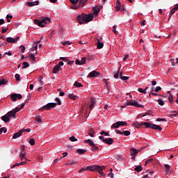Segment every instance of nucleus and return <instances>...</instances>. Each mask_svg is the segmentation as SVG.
<instances>
[{
	"instance_id": "6ab92c4d",
	"label": "nucleus",
	"mask_w": 178,
	"mask_h": 178,
	"mask_svg": "<svg viewBox=\"0 0 178 178\" xmlns=\"http://www.w3.org/2000/svg\"><path fill=\"white\" fill-rule=\"evenodd\" d=\"M90 102H91V104H90L89 108H90V109H92V108H94V106H95V105L96 104L95 99L94 97H92L90 99Z\"/></svg>"
},
{
	"instance_id": "6e6d98bb",
	"label": "nucleus",
	"mask_w": 178,
	"mask_h": 178,
	"mask_svg": "<svg viewBox=\"0 0 178 178\" xmlns=\"http://www.w3.org/2000/svg\"><path fill=\"white\" fill-rule=\"evenodd\" d=\"M138 91L139 92H141L142 94H145V90H144V89H143V88H139L138 89Z\"/></svg>"
},
{
	"instance_id": "f8f14e48",
	"label": "nucleus",
	"mask_w": 178,
	"mask_h": 178,
	"mask_svg": "<svg viewBox=\"0 0 178 178\" xmlns=\"http://www.w3.org/2000/svg\"><path fill=\"white\" fill-rule=\"evenodd\" d=\"M104 143H106V144H108V145H112V144H113L114 143V140L112 138H105Z\"/></svg>"
},
{
	"instance_id": "0eeeda50",
	"label": "nucleus",
	"mask_w": 178,
	"mask_h": 178,
	"mask_svg": "<svg viewBox=\"0 0 178 178\" xmlns=\"http://www.w3.org/2000/svg\"><path fill=\"white\" fill-rule=\"evenodd\" d=\"M10 98L13 102H16L17 99H22V98H23V96H22V94L13 93L11 94Z\"/></svg>"
},
{
	"instance_id": "ea45409f",
	"label": "nucleus",
	"mask_w": 178,
	"mask_h": 178,
	"mask_svg": "<svg viewBox=\"0 0 178 178\" xmlns=\"http://www.w3.org/2000/svg\"><path fill=\"white\" fill-rule=\"evenodd\" d=\"M6 83H8V81L5 79L0 80V86L6 84Z\"/></svg>"
},
{
	"instance_id": "864d4df0",
	"label": "nucleus",
	"mask_w": 178,
	"mask_h": 178,
	"mask_svg": "<svg viewBox=\"0 0 178 178\" xmlns=\"http://www.w3.org/2000/svg\"><path fill=\"white\" fill-rule=\"evenodd\" d=\"M70 140L72 142V143H74V141H77V138H76V137L74 136H71L70 138Z\"/></svg>"
},
{
	"instance_id": "0e129e2a",
	"label": "nucleus",
	"mask_w": 178,
	"mask_h": 178,
	"mask_svg": "<svg viewBox=\"0 0 178 178\" xmlns=\"http://www.w3.org/2000/svg\"><path fill=\"white\" fill-rule=\"evenodd\" d=\"M60 60H63V62H67L69 60L66 57H60Z\"/></svg>"
},
{
	"instance_id": "dca6fc26",
	"label": "nucleus",
	"mask_w": 178,
	"mask_h": 178,
	"mask_svg": "<svg viewBox=\"0 0 178 178\" xmlns=\"http://www.w3.org/2000/svg\"><path fill=\"white\" fill-rule=\"evenodd\" d=\"M130 152H131V155L136 156V155H137V154H138V150L136 149L134 147H131L130 149Z\"/></svg>"
},
{
	"instance_id": "cd10ccee",
	"label": "nucleus",
	"mask_w": 178,
	"mask_h": 178,
	"mask_svg": "<svg viewBox=\"0 0 178 178\" xmlns=\"http://www.w3.org/2000/svg\"><path fill=\"white\" fill-rule=\"evenodd\" d=\"M19 158L21 159V161H23L24 159L27 161V158H26V153H20Z\"/></svg>"
},
{
	"instance_id": "7c9ffc66",
	"label": "nucleus",
	"mask_w": 178,
	"mask_h": 178,
	"mask_svg": "<svg viewBox=\"0 0 178 178\" xmlns=\"http://www.w3.org/2000/svg\"><path fill=\"white\" fill-rule=\"evenodd\" d=\"M164 167L165 168V173H169L170 172V165L165 164Z\"/></svg>"
},
{
	"instance_id": "8fccbe9b",
	"label": "nucleus",
	"mask_w": 178,
	"mask_h": 178,
	"mask_svg": "<svg viewBox=\"0 0 178 178\" xmlns=\"http://www.w3.org/2000/svg\"><path fill=\"white\" fill-rule=\"evenodd\" d=\"M30 59L32 60V62H34V60H35V56H34V54H31Z\"/></svg>"
},
{
	"instance_id": "4d7b16f0",
	"label": "nucleus",
	"mask_w": 178,
	"mask_h": 178,
	"mask_svg": "<svg viewBox=\"0 0 178 178\" xmlns=\"http://www.w3.org/2000/svg\"><path fill=\"white\" fill-rule=\"evenodd\" d=\"M97 172L102 176L103 177H105L106 175L102 172V170H97Z\"/></svg>"
},
{
	"instance_id": "39448f33",
	"label": "nucleus",
	"mask_w": 178,
	"mask_h": 178,
	"mask_svg": "<svg viewBox=\"0 0 178 178\" xmlns=\"http://www.w3.org/2000/svg\"><path fill=\"white\" fill-rule=\"evenodd\" d=\"M56 103H49L40 108V111H50L52 108H56Z\"/></svg>"
},
{
	"instance_id": "052dcab7",
	"label": "nucleus",
	"mask_w": 178,
	"mask_h": 178,
	"mask_svg": "<svg viewBox=\"0 0 178 178\" xmlns=\"http://www.w3.org/2000/svg\"><path fill=\"white\" fill-rule=\"evenodd\" d=\"M70 44H72L70 41H66V42H62L63 45H70Z\"/></svg>"
},
{
	"instance_id": "ddd939ff",
	"label": "nucleus",
	"mask_w": 178,
	"mask_h": 178,
	"mask_svg": "<svg viewBox=\"0 0 178 178\" xmlns=\"http://www.w3.org/2000/svg\"><path fill=\"white\" fill-rule=\"evenodd\" d=\"M60 69H62V67H60L58 66L57 65H56L54 66V67L53 68L52 73H54V74H56L60 70Z\"/></svg>"
},
{
	"instance_id": "de8ad7c7",
	"label": "nucleus",
	"mask_w": 178,
	"mask_h": 178,
	"mask_svg": "<svg viewBox=\"0 0 178 178\" xmlns=\"http://www.w3.org/2000/svg\"><path fill=\"white\" fill-rule=\"evenodd\" d=\"M122 134H124V136H130V131H124Z\"/></svg>"
},
{
	"instance_id": "09e8293b",
	"label": "nucleus",
	"mask_w": 178,
	"mask_h": 178,
	"mask_svg": "<svg viewBox=\"0 0 178 178\" xmlns=\"http://www.w3.org/2000/svg\"><path fill=\"white\" fill-rule=\"evenodd\" d=\"M17 81H20V74H16L15 76Z\"/></svg>"
},
{
	"instance_id": "69168bd1",
	"label": "nucleus",
	"mask_w": 178,
	"mask_h": 178,
	"mask_svg": "<svg viewBox=\"0 0 178 178\" xmlns=\"http://www.w3.org/2000/svg\"><path fill=\"white\" fill-rule=\"evenodd\" d=\"M20 165H22V164H20V163H16L13 165L12 168H16V166H20Z\"/></svg>"
},
{
	"instance_id": "bf43d9fd",
	"label": "nucleus",
	"mask_w": 178,
	"mask_h": 178,
	"mask_svg": "<svg viewBox=\"0 0 178 178\" xmlns=\"http://www.w3.org/2000/svg\"><path fill=\"white\" fill-rule=\"evenodd\" d=\"M120 126H127V122L120 121Z\"/></svg>"
},
{
	"instance_id": "c85d7f7f",
	"label": "nucleus",
	"mask_w": 178,
	"mask_h": 178,
	"mask_svg": "<svg viewBox=\"0 0 178 178\" xmlns=\"http://www.w3.org/2000/svg\"><path fill=\"white\" fill-rule=\"evenodd\" d=\"M101 8H103L102 6H100L99 8L97 9L95 7L93 8V11L95 15H98L99 13V10H101Z\"/></svg>"
},
{
	"instance_id": "c756f323",
	"label": "nucleus",
	"mask_w": 178,
	"mask_h": 178,
	"mask_svg": "<svg viewBox=\"0 0 178 178\" xmlns=\"http://www.w3.org/2000/svg\"><path fill=\"white\" fill-rule=\"evenodd\" d=\"M87 4V0H79V6H84Z\"/></svg>"
},
{
	"instance_id": "e433bc0d",
	"label": "nucleus",
	"mask_w": 178,
	"mask_h": 178,
	"mask_svg": "<svg viewBox=\"0 0 178 178\" xmlns=\"http://www.w3.org/2000/svg\"><path fill=\"white\" fill-rule=\"evenodd\" d=\"M101 136H106V137H109V136H111V134H109V133L106 132L105 131H103L100 133Z\"/></svg>"
},
{
	"instance_id": "7ed1b4c3",
	"label": "nucleus",
	"mask_w": 178,
	"mask_h": 178,
	"mask_svg": "<svg viewBox=\"0 0 178 178\" xmlns=\"http://www.w3.org/2000/svg\"><path fill=\"white\" fill-rule=\"evenodd\" d=\"M106 167L105 165H90L86 168V170H90L91 172H98V170H104Z\"/></svg>"
},
{
	"instance_id": "338daca9",
	"label": "nucleus",
	"mask_w": 178,
	"mask_h": 178,
	"mask_svg": "<svg viewBox=\"0 0 178 178\" xmlns=\"http://www.w3.org/2000/svg\"><path fill=\"white\" fill-rule=\"evenodd\" d=\"M75 63H76V65H81L82 64H81V61H80L79 59H76V60H75Z\"/></svg>"
},
{
	"instance_id": "58836bf2",
	"label": "nucleus",
	"mask_w": 178,
	"mask_h": 178,
	"mask_svg": "<svg viewBox=\"0 0 178 178\" xmlns=\"http://www.w3.org/2000/svg\"><path fill=\"white\" fill-rule=\"evenodd\" d=\"M168 100H169V102H170L171 104L173 103V95L170 94L168 97Z\"/></svg>"
},
{
	"instance_id": "b1692460",
	"label": "nucleus",
	"mask_w": 178,
	"mask_h": 178,
	"mask_svg": "<svg viewBox=\"0 0 178 178\" xmlns=\"http://www.w3.org/2000/svg\"><path fill=\"white\" fill-rule=\"evenodd\" d=\"M90 150L92 151V152H99V147H98V146L95 145L92 146V147L90 148Z\"/></svg>"
},
{
	"instance_id": "c9c22d12",
	"label": "nucleus",
	"mask_w": 178,
	"mask_h": 178,
	"mask_svg": "<svg viewBox=\"0 0 178 178\" xmlns=\"http://www.w3.org/2000/svg\"><path fill=\"white\" fill-rule=\"evenodd\" d=\"M157 102L159 104V105H161V106H163L165 105V102H163L162 99H159L157 100Z\"/></svg>"
},
{
	"instance_id": "9b49d317",
	"label": "nucleus",
	"mask_w": 178,
	"mask_h": 178,
	"mask_svg": "<svg viewBox=\"0 0 178 178\" xmlns=\"http://www.w3.org/2000/svg\"><path fill=\"white\" fill-rule=\"evenodd\" d=\"M101 74L97 71H92L88 75V77H97L99 76Z\"/></svg>"
},
{
	"instance_id": "4c0bfd02",
	"label": "nucleus",
	"mask_w": 178,
	"mask_h": 178,
	"mask_svg": "<svg viewBox=\"0 0 178 178\" xmlns=\"http://www.w3.org/2000/svg\"><path fill=\"white\" fill-rule=\"evenodd\" d=\"M6 127H2L0 129V134H2V133H6L7 131Z\"/></svg>"
},
{
	"instance_id": "774afa93",
	"label": "nucleus",
	"mask_w": 178,
	"mask_h": 178,
	"mask_svg": "<svg viewBox=\"0 0 178 178\" xmlns=\"http://www.w3.org/2000/svg\"><path fill=\"white\" fill-rule=\"evenodd\" d=\"M64 63L63 61H60L58 63V64H57L56 65L58 66L59 67H60V66H63Z\"/></svg>"
},
{
	"instance_id": "9d476101",
	"label": "nucleus",
	"mask_w": 178,
	"mask_h": 178,
	"mask_svg": "<svg viewBox=\"0 0 178 178\" xmlns=\"http://www.w3.org/2000/svg\"><path fill=\"white\" fill-rule=\"evenodd\" d=\"M133 126L134 127H136L137 129H140L141 126H145V122H138V121L132 123Z\"/></svg>"
},
{
	"instance_id": "393cba45",
	"label": "nucleus",
	"mask_w": 178,
	"mask_h": 178,
	"mask_svg": "<svg viewBox=\"0 0 178 178\" xmlns=\"http://www.w3.org/2000/svg\"><path fill=\"white\" fill-rule=\"evenodd\" d=\"M67 98H70L71 99H73L74 101H76V99H77V96L72 95L70 93H69L67 95Z\"/></svg>"
},
{
	"instance_id": "13d9d810",
	"label": "nucleus",
	"mask_w": 178,
	"mask_h": 178,
	"mask_svg": "<svg viewBox=\"0 0 178 178\" xmlns=\"http://www.w3.org/2000/svg\"><path fill=\"white\" fill-rule=\"evenodd\" d=\"M86 57L81 58V60H80L81 65H85V63H86Z\"/></svg>"
},
{
	"instance_id": "4be33fe9",
	"label": "nucleus",
	"mask_w": 178,
	"mask_h": 178,
	"mask_svg": "<svg viewBox=\"0 0 178 178\" xmlns=\"http://www.w3.org/2000/svg\"><path fill=\"white\" fill-rule=\"evenodd\" d=\"M120 79H121L123 81H126L129 80V76H123V72L120 73Z\"/></svg>"
},
{
	"instance_id": "423d86ee",
	"label": "nucleus",
	"mask_w": 178,
	"mask_h": 178,
	"mask_svg": "<svg viewBox=\"0 0 178 178\" xmlns=\"http://www.w3.org/2000/svg\"><path fill=\"white\" fill-rule=\"evenodd\" d=\"M127 105L131 106H136V108H144V105H141L138 104V102L136 100H130L127 103Z\"/></svg>"
},
{
	"instance_id": "5701e85b",
	"label": "nucleus",
	"mask_w": 178,
	"mask_h": 178,
	"mask_svg": "<svg viewBox=\"0 0 178 178\" xmlns=\"http://www.w3.org/2000/svg\"><path fill=\"white\" fill-rule=\"evenodd\" d=\"M76 152H78L79 155H83V154H86V152H87V150L84 149H78L76 150Z\"/></svg>"
},
{
	"instance_id": "3c124183",
	"label": "nucleus",
	"mask_w": 178,
	"mask_h": 178,
	"mask_svg": "<svg viewBox=\"0 0 178 178\" xmlns=\"http://www.w3.org/2000/svg\"><path fill=\"white\" fill-rule=\"evenodd\" d=\"M161 90H162V88H161V86H157L154 89V92H158V91H161Z\"/></svg>"
},
{
	"instance_id": "f3484780",
	"label": "nucleus",
	"mask_w": 178,
	"mask_h": 178,
	"mask_svg": "<svg viewBox=\"0 0 178 178\" xmlns=\"http://www.w3.org/2000/svg\"><path fill=\"white\" fill-rule=\"evenodd\" d=\"M1 120H3V122H4L5 123H8V122H9V120H10V118L8 116V115H3L1 117Z\"/></svg>"
},
{
	"instance_id": "a211bd4d",
	"label": "nucleus",
	"mask_w": 178,
	"mask_h": 178,
	"mask_svg": "<svg viewBox=\"0 0 178 178\" xmlns=\"http://www.w3.org/2000/svg\"><path fill=\"white\" fill-rule=\"evenodd\" d=\"M88 134L90 137H94V136H95V131H94V129L91 128L88 131Z\"/></svg>"
},
{
	"instance_id": "49530a36",
	"label": "nucleus",
	"mask_w": 178,
	"mask_h": 178,
	"mask_svg": "<svg viewBox=\"0 0 178 178\" xmlns=\"http://www.w3.org/2000/svg\"><path fill=\"white\" fill-rule=\"evenodd\" d=\"M156 122H168V120H166L165 118H157Z\"/></svg>"
},
{
	"instance_id": "1a4fd4ad",
	"label": "nucleus",
	"mask_w": 178,
	"mask_h": 178,
	"mask_svg": "<svg viewBox=\"0 0 178 178\" xmlns=\"http://www.w3.org/2000/svg\"><path fill=\"white\" fill-rule=\"evenodd\" d=\"M23 133H24V129H21V130L19 131L18 132L15 133V134H13V138L14 140H15V138H19V137L20 136H22V134H23Z\"/></svg>"
},
{
	"instance_id": "c03bdc74",
	"label": "nucleus",
	"mask_w": 178,
	"mask_h": 178,
	"mask_svg": "<svg viewBox=\"0 0 178 178\" xmlns=\"http://www.w3.org/2000/svg\"><path fill=\"white\" fill-rule=\"evenodd\" d=\"M119 73H120V68L118 69V73H116V74H114V78H115V79H119Z\"/></svg>"
},
{
	"instance_id": "412c9836",
	"label": "nucleus",
	"mask_w": 178,
	"mask_h": 178,
	"mask_svg": "<svg viewBox=\"0 0 178 178\" xmlns=\"http://www.w3.org/2000/svg\"><path fill=\"white\" fill-rule=\"evenodd\" d=\"M119 127H120V121L113 124L111 126V129H119Z\"/></svg>"
},
{
	"instance_id": "bb28decb",
	"label": "nucleus",
	"mask_w": 178,
	"mask_h": 178,
	"mask_svg": "<svg viewBox=\"0 0 178 178\" xmlns=\"http://www.w3.org/2000/svg\"><path fill=\"white\" fill-rule=\"evenodd\" d=\"M115 10L117 12H119L120 10V1H119V0H117V4H116V6H115Z\"/></svg>"
},
{
	"instance_id": "f257e3e1",
	"label": "nucleus",
	"mask_w": 178,
	"mask_h": 178,
	"mask_svg": "<svg viewBox=\"0 0 178 178\" xmlns=\"http://www.w3.org/2000/svg\"><path fill=\"white\" fill-rule=\"evenodd\" d=\"M94 19V15L92 14H85L82 13L76 17V20H78L79 24H86V23H90L92 22Z\"/></svg>"
},
{
	"instance_id": "a18cd8bd",
	"label": "nucleus",
	"mask_w": 178,
	"mask_h": 178,
	"mask_svg": "<svg viewBox=\"0 0 178 178\" xmlns=\"http://www.w3.org/2000/svg\"><path fill=\"white\" fill-rule=\"evenodd\" d=\"M13 111H14L15 113H17V112H20V111H22V109L20 108V107H16L15 108H14Z\"/></svg>"
},
{
	"instance_id": "473e14b6",
	"label": "nucleus",
	"mask_w": 178,
	"mask_h": 178,
	"mask_svg": "<svg viewBox=\"0 0 178 178\" xmlns=\"http://www.w3.org/2000/svg\"><path fill=\"white\" fill-rule=\"evenodd\" d=\"M74 87H77L78 88H80V87H83V84L81 83H79L77 81H75L74 83Z\"/></svg>"
},
{
	"instance_id": "72a5a7b5",
	"label": "nucleus",
	"mask_w": 178,
	"mask_h": 178,
	"mask_svg": "<svg viewBox=\"0 0 178 178\" xmlns=\"http://www.w3.org/2000/svg\"><path fill=\"white\" fill-rule=\"evenodd\" d=\"M22 65H23L22 69H27V67L30 66V64H29V63L27 62H24Z\"/></svg>"
},
{
	"instance_id": "f03ea898",
	"label": "nucleus",
	"mask_w": 178,
	"mask_h": 178,
	"mask_svg": "<svg viewBox=\"0 0 178 178\" xmlns=\"http://www.w3.org/2000/svg\"><path fill=\"white\" fill-rule=\"evenodd\" d=\"M47 22H51V19L49 17H46L42 20L40 19H35L34 23L39 26V27H44L45 24H47Z\"/></svg>"
},
{
	"instance_id": "2eb2a0df",
	"label": "nucleus",
	"mask_w": 178,
	"mask_h": 178,
	"mask_svg": "<svg viewBox=\"0 0 178 178\" xmlns=\"http://www.w3.org/2000/svg\"><path fill=\"white\" fill-rule=\"evenodd\" d=\"M26 5L28 6H35L37 5H40V1H35V2H27Z\"/></svg>"
},
{
	"instance_id": "79ce46f5",
	"label": "nucleus",
	"mask_w": 178,
	"mask_h": 178,
	"mask_svg": "<svg viewBox=\"0 0 178 178\" xmlns=\"http://www.w3.org/2000/svg\"><path fill=\"white\" fill-rule=\"evenodd\" d=\"M19 49H21V52L22 54H24V51H26V47L24 45H21L19 47Z\"/></svg>"
},
{
	"instance_id": "e2e57ef3",
	"label": "nucleus",
	"mask_w": 178,
	"mask_h": 178,
	"mask_svg": "<svg viewBox=\"0 0 178 178\" xmlns=\"http://www.w3.org/2000/svg\"><path fill=\"white\" fill-rule=\"evenodd\" d=\"M70 1L72 3V5H76V3L79 2V0H70Z\"/></svg>"
},
{
	"instance_id": "a878e982",
	"label": "nucleus",
	"mask_w": 178,
	"mask_h": 178,
	"mask_svg": "<svg viewBox=\"0 0 178 178\" xmlns=\"http://www.w3.org/2000/svg\"><path fill=\"white\" fill-rule=\"evenodd\" d=\"M84 143H88V144L90 146L92 147L93 145H95V143L91 139H88L84 141Z\"/></svg>"
},
{
	"instance_id": "20e7f679",
	"label": "nucleus",
	"mask_w": 178,
	"mask_h": 178,
	"mask_svg": "<svg viewBox=\"0 0 178 178\" xmlns=\"http://www.w3.org/2000/svg\"><path fill=\"white\" fill-rule=\"evenodd\" d=\"M145 126L147 129H152L153 130H159V131H162V128L161 126L151 124L150 122H145Z\"/></svg>"
},
{
	"instance_id": "4468645a",
	"label": "nucleus",
	"mask_w": 178,
	"mask_h": 178,
	"mask_svg": "<svg viewBox=\"0 0 178 178\" xmlns=\"http://www.w3.org/2000/svg\"><path fill=\"white\" fill-rule=\"evenodd\" d=\"M97 49H102V48H104V43L101 42V40H99V39H97Z\"/></svg>"
},
{
	"instance_id": "5fc2aeb1",
	"label": "nucleus",
	"mask_w": 178,
	"mask_h": 178,
	"mask_svg": "<svg viewBox=\"0 0 178 178\" xmlns=\"http://www.w3.org/2000/svg\"><path fill=\"white\" fill-rule=\"evenodd\" d=\"M116 27H117L116 25H114V26H113V33L117 35V34H118V31H116Z\"/></svg>"
},
{
	"instance_id": "6e6552de",
	"label": "nucleus",
	"mask_w": 178,
	"mask_h": 178,
	"mask_svg": "<svg viewBox=\"0 0 178 178\" xmlns=\"http://www.w3.org/2000/svg\"><path fill=\"white\" fill-rule=\"evenodd\" d=\"M20 40V37L17 36L16 38L13 39L12 37H8L6 38L7 42H10V44H13L15 42H17Z\"/></svg>"
},
{
	"instance_id": "37998d69",
	"label": "nucleus",
	"mask_w": 178,
	"mask_h": 178,
	"mask_svg": "<svg viewBox=\"0 0 178 178\" xmlns=\"http://www.w3.org/2000/svg\"><path fill=\"white\" fill-rule=\"evenodd\" d=\"M29 144H30L31 145H34V144H35V140H34V138H31V139L29 140Z\"/></svg>"
},
{
	"instance_id": "2f4dec72",
	"label": "nucleus",
	"mask_w": 178,
	"mask_h": 178,
	"mask_svg": "<svg viewBox=\"0 0 178 178\" xmlns=\"http://www.w3.org/2000/svg\"><path fill=\"white\" fill-rule=\"evenodd\" d=\"M136 172H141L143 170V166L138 165L134 168Z\"/></svg>"
},
{
	"instance_id": "680f3d73",
	"label": "nucleus",
	"mask_w": 178,
	"mask_h": 178,
	"mask_svg": "<svg viewBox=\"0 0 178 178\" xmlns=\"http://www.w3.org/2000/svg\"><path fill=\"white\" fill-rule=\"evenodd\" d=\"M103 83L105 84L104 86H106V88H108V82L106 79H103Z\"/></svg>"
},
{
	"instance_id": "a19ab883",
	"label": "nucleus",
	"mask_w": 178,
	"mask_h": 178,
	"mask_svg": "<svg viewBox=\"0 0 178 178\" xmlns=\"http://www.w3.org/2000/svg\"><path fill=\"white\" fill-rule=\"evenodd\" d=\"M55 102H57V105H62V102H60V99L56 97L55 99Z\"/></svg>"
},
{
	"instance_id": "603ef678",
	"label": "nucleus",
	"mask_w": 178,
	"mask_h": 178,
	"mask_svg": "<svg viewBox=\"0 0 178 178\" xmlns=\"http://www.w3.org/2000/svg\"><path fill=\"white\" fill-rule=\"evenodd\" d=\"M1 29H2V31H1L2 34H5V33H6L8 31V30H9V28H6L4 29L3 26H2Z\"/></svg>"
},
{
	"instance_id": "aec40b11",
	"label": "nucleus",
	"mask_w": 178,
	"mask_h": 178,
	"mask_svg": "<svg viewBox=\"0 0 178 178\" xmlns=\"http://www.w3.org/2000/svg\"><path fill=\"white\" fill-rule=\"evenodd\" d=\"M8 116L9 118H16V113L14 112L13 110L9 111L8 113H7Z\"/></svg>"
},
{
	"instance_id": "f704fd0d",
	"label": "nucleus",
	"mask_w": 178,
	"mask_h": 178,
	"mask_svg": "<svg viewBox=\"0 0 178 178\" xmlns=\"http://www.w3.org/2000/svg\"><path fill=\"white\" fill-rule=\"evenodd\" d=\"M176 10H178V6H176L175 8H173L171 11L170 12V13H171V15H175V12H176Z\"/></svg>"
}]
</instances>
